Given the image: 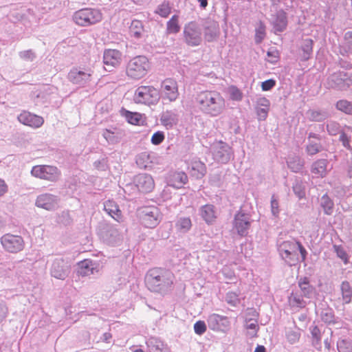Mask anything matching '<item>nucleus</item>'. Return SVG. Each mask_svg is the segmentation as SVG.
<instances>
[{"instance_id": "1", "label": "nucleus", "mask_w": 352, "mask_h": 352, "mask_svg": "<svg viewBox=\"0 0 352 352\" xmlns=\"http://www.w3.org/2000/svg\"><path fill=\"white\" fill-rule=\"evenodd\" d=\"M196 103L200 111L210 117L220 116L226 109V100L217 91H202L197 94Z\"/></svg>"}, {"instance_id": "2", "label": "nucleus", "mask_w": 352, "mask_h": 352, "mask_svg": "<svg viewBox=\"0 0 352 352\" xmlns=\"http://www.w3.org/2000/svg\"><path fill=\"white\" fill-rule=\"evenodd\" d=\"M145 283L149 290L164 293L170 288L173 283V274L168 270L153 268L146 273Z\"/></svg>"}, {"instance_id": "3", "label": "nucleus", "mask_w": 352, "mask_h": 352, "mask_svg": "<svg viewBox=\"0 0 352 352\" xmlns=\"http://www.w3.org/2000/svg\"><path fill=\"white\" fill-rule=\"evenodd\" d=\"M278 250L281 258L290 265H295L299 261L300 254L301 261H304L307 256L305 248L296 241H284L278 244Z\"/></svg>"}, {"instance_id": "4", "label": "nucleus", "mask_w": 352, "mask_h": 352, "mask_svg": "<svg viewBox=\"0 0 352 352\" xmlns=\"http://www.w3.org/2000/svg\"><path fill=\"white\" fill-rule=\"evenodd\" d=\"M102 14L99 9L85 8L76 11L72 15L73 21L78 26L88 27L100 22Z\"/></svg>"}, {"instance_id": "5", "label": "nucleus", "mask_w": 352, "mask_h": 352, "mask_svg": "<svg viewBox=\"0 0 352 352\" xmlns=\"http://www.w3.org/2000/svg\"><path fill=\"white\" fill-rule=\"evenodd\" d=\"M94 69L91 66L73 67L67 75L68 80L80 87L88 86L94 78Z\"/></svg>"}, {"instance_id": "6", "label": "nucleus", "mask_w": 352, "mask_h": 352, "mask_svg": "<svg viewBox=\"0 0 352 352\" xmlns=\"http://www.w3.org/2000/svg\"><path fill=\"white\" fill-rule=\"evenodd\" d=\"M148 59L144 56H137L131 58L126 66V75L135 80L144 77L150 69Z\"/></svg>"}, {"instance_id": "7", "label": "nucleus", "mask_w": 352, "mask_h": 352, "mask_svg": "<svg viewBox=\"0 0 352 352\" xmlns=\"http://www.w3.org/2000/svg\"><path fill=\"white\" fill-rule=\"evenodd\" d=\"M160 99V91L151 85L138 87L133 95V100L135 103L148 106L156 104Z\"/></svg>"}, {"instance_id": "8", "label": "nucleus", "mask_w": 352, "mask_h": 352, "mask_svg": "<svg viewBox=\"0 0 352 352\" xmlns=\"http://www.w3.org/2000/svg\"><path fill=\"white\" fill-rule=\"evenodd\" d=\"M140 223L146 228H156L162 221V214L156 206H144L138 210Z\"/></svg>"}, {"instance_id": "9", "label": "nucleus", "mask_w": 352, "mask_h": 352, "mask_svg": "<svg viewBox=\"0 0 352 352\" xmlns=\"http://www.w3.org/2000/svg\"><path fill=\"white\" fill-rule=\"evenodd\" d=\"M30 173L36 178L51 182L58 181L61 175L60 170L56 166L51 165L34 166Z\"/></svg>"}, {"instance_id": "10", "label": "nucleus", "mask_w": 352, "mask_h": 352, "mask_svg": "<svg viewBox=\"0 0 352 352\" xmlns=\"http://www.w3.org/2000/svg\"><path fill=\"white\" fill-rule=\"evenodd\" d=\"M0 243L3 249L9 253L16 254L25 248V241L20 235L6 233L1 236Z\"/></svg>"}, {"instance_id": "11", "label": "nucleus", "mask_w": 352, "mask_h": 352, "mask_svg": "<svg viewBox=\"0 0 352 352\" xmlns=\"http://www.w3.org/2000/svg\"><path fill=\"white\" fill-rule=\"evenodd\" d=\"M179 96L177 82L173 78H166L161 84V97L164 103L175 102Z\"/></svg>"}, {"instance_id": "12", "label": "nucleus", "mask_w": 352, "mask_h": 352, "mask_svg": "<svg viewBox=\"0 0 352 352\" xmlns=\"http://www.w3.org/2000/svg\"><path fill=\"white\" fill-rule=\"evenodd\" d=\"M183 34L185 43L189 46H198L201 43V29L195 22H190L184 26Z\"/></svg>"}, {"instance_id": "13", "label": "nucleus", "mask_w": 352, "mask_h": 352, "mask_svg": "<svg viewBox=\"0 0 352 352\" xmlns=\"http://www.w3.org/2000/svg\"><path fill=\"white\" fill-rule=\"evenodd\" d=\"M70 272L71 265L67 260L58 257L52 261L50 272L52 277L58 280H65Z\"/></svg>"}, {"instance_id": "14", "label": "nucleus", "mask_w": 352, "mask_h": 352, "mask_svg": "<svg viewBox=\"0 0 352 352\" xmlns=\"http://www.w3.org/2000/svg\"><path fill=\"white\" fill-rule=\"evenodd\" d=\"M252 220L249 214L242 211L238 212L233 220V231L241 236H245L251 227Z\"/></svg>"}, {"instance_id": "15", "label": "nucleus", "mask_w": 352, "mask_h": 352, "mask_svg": "<svg viewBox=\"0 0 352 352\" xmlns=\"http://www.w3.org/2000/svg\"><path fill=\"white\" fill-rule=\"evenodd\" d=\"M208 327L215 331L226 333L230 329V321L227 316L212 314L207 318Z\"/></svg>"}, {"instance_id": "16", "label": "nucleus", "mask_w": 352, "mask_h": 352, "mask_svg": "<svg viewBox=\"0 0 352 352\" xmlns=\"http://www.w3.org/2000/svg\"><path fill=\"white\" fill-rule=\"evenodd\" d=\"M213 158L218 162L226 164L232 155V148L223 142H217L212 146Z\"/></svg>"}, {"instance_id": "17", "label": "nucleus", "mask_w": 352, "mask_h": 352, "mask_svg": "<svg viewBox=\"0 0 352 352\" xmlns=\"http://www.w3.org/2000/svg\"><path fill=\"white\" fill-rule=\"evenodd\" d=\"M59 199L51 193H43L37 196L35 206L46 210L52 211L58 208Z\"/></svg>"}, {"instance_id": "18", "label": "nucleus", "mask_w": 352, "mask_h": 352, "mask_svg": "<svg viewBox=\"0 0 352 352\" xmlns=\"http://www.w3.org/2000/svg\"><path fill=\"white\" fill-rule=\"evenodd\" d=\"M19 122L33 129L40 128L44 123L43 117L27 111H22L17 117Z\"/></svg>"}, {"instance_id": "19", "label": "nucleus", "mask_w": 352, "mask_h": 352, "mask_svg": "<svg viewBox=\"0 0 352 352\" xmlns=\"http://www.w3.org/2000/svg\"><path fill=\"white\" fill-rule=\"evenodd\" d=\"M134 184L138 190L144 193L150 192L155 188L153 178L151 175L146 173L136 175L134 178Z\"/></svg>"}, {"instance_id": "20", "label": "nucleus", "mask_w": 352, "mask_h": 352, "mask_svg": "<svg viewBox=\"0 0 352 352\" xmlns=\"http://www.w3.org/2000/svg\"><path fill=\"white\" fill-rule=\"evenodd\" d=\"M122 54L118 50L110 49L105 50L103 54L104 69L107 71H111L120 64Z\"/></svg>"}, {"instance_id": "21", "label": "nucleus", "mask_w": 352, "mask_h": 352, "mask_svg": "<svg viewBox=\"0 0 352 352\" xmlns=\"http://www.w3.org/2000/svg\"><path fill=\"white\" fill-rule=\"evenodd\" d=\"M99 272V265L90 259L78 263V273L82 276L93 275Z\"/></svg>"}, {"instance_id": "22", "label": "nucleus", "mask_w": 352, "mask_h": 352, "mask_svg": "<svg viewBox=\"0 0 352 352\" xmlns=\"http://www.w3.org/2000/svg\"><path fill=\"white\" fill-rule=\"evenodd\" d=\"M270 107V101L265 97H259L255 102V111L258 120H265Z\"/></svg>"}, {"instance_id": "23", "label": "nucleus", "mask_w": 352, "mask_h": 352, "mask_svg": "<svg viewBox=\"0 0 352 352\" xmlns=\"http://www.w3.org/2000/svg\"><path fill=\"white\" fill-rule=\"evenodd\" d=\"M247 316H250V318L246 316L245 320V328L248 331V333L250 337H254L258 331V324L257 320V314L254 309H249L247 312Z\"/></svg>"}, {"instance_id": "24", "label": "nucleus", "mask_w": 352, "mask_h": 352, "mask_svg": "<svg viewBox=\"0 0 352 352\" xmlns=\"http://www.w3.org/2000/svg\"><path fill=\"white\" fill-rule=\"evenodd\" d=\"M167 183L176 188H182L188 182V176L183 171L170 172L166 177Z\"/></svg>"}, {"instance_id": "25", "label": "nucleus", "mask_w": 352, "mask_h": 352, "mask_svg": "<svg viewBox=\"0 0 352 352\" xmlns=\"http://www.w3.org/2000/svg\"><path fill=\"white\" fill-rule=\"evenodd\" d=\"M188 169L191 176L200 179L206 173V165L197 158L192 159L188 164Z\"/></svg>"}, {"instance_id": "26", "label": "nucleus", "mask_w": 352, "mask_h": 352, "mask_svg": "<svg viewBox=\"0 0 352 352\" xmlns=\"http://www.w3.org/2000/svg\"><path fill=\"white\" fill-rule=\"evenodd\" d=\"M271 23L275 33L284 31L287 25L286 13L283 10L278 11L272 16Z\"/></svg>"}, {"instance_id": "27", "label": "nucleus", "mask_w": 352, "mask_h": 352, "mask_svg": "<svg viewBox=\"0 0 352 352\" xmlns=\"http://www.w3.org/2000/svg\"><path fill=\"white\" fill-rule=\"evenodd\" d=\"M199 215L208 225L212 224L217 217L215 207L212 204H206L199 209Z\"/></svg>"}, {"instance_id": "28", "label": "nucleus", "mask_w": 352, "mask_h": 352, "mask_svg": "<svg viewBox=\"0 0 352 352\" xmlns=\"http://www.w3.org/2000/svg\"><path fill=\"white\" fill-rule=\"evenodd\" d=\"M328 165L329 163L327 160H318L313 163L311 172L316 177H324L329 170Z\"/></svg>"}, {"instance_id": "29", "label": "nucleus", "mask_w": 352, "mask_h": 352, "mask_svg": "<svg viewBox=\"0 0 352 352\" xmlns=\"http://www.w3.org/2000/svg\"><path fill=\"white\" fill-rule=\"evenodd\" d=\"M101 236L106 242L114 243L119 241L121 234L119 230L115 226H107L101 232Z\"/></svg>"}, {"instance_id": "30", "label": "nucleus", "mask_w": 352, "mask_h": 352, "mask_svg": "<svg viewBox=\"0 0 352 352\" xmlns=\"http://www.w3.org/2000/svg\"><path fill=\"white\" fill-rule=\"evenodd\" d=\"M300 294L305 298L311 299L316 295V288L310 285L307 278H300L298 281Z\"/></svg>"}, {"instance_id": "31", "label": "nucleus", "mask_w": 352, "mask_h": 352, "mask_svg": "<svg viewBox=\"0 0 352 352\" xmlns=\"http://www.w3.org/2000/svg\"><path fill=\"white\" fill-rule=\"evenodd\" d=\"M104 210L109 216L118 222H121L122 221V212L115 201L112 200L105 201L104 203Z\"/></svg>"}, {"instance_id": "32", "label": "nucleus", "mask_w": 352, "mask_h": 352, "mask_svg": "<svg viewBox=\"0 0 352 352\" xmlns=\"http://www.w3.org/2000/svg\"><path fill=\"white\" fill-rule=\"evenodd\" d=\"M219 35V27L217 22L209 21L205 28L204 37L208 42L215 41Z\"/></svg>"}, {"instance_id": "33", "label": "nucleus", "mask_w": 352, "mask_h": 352, "mask_svg": "<svg viewBox=\"0 0 352 352\" xmlns=\"http://www.w3.org/2000/svg\"><path fill=\"white\" fill-rule=\"evenodd\" d=\"M178 121V116L176 113L171 110L164 111L160 116V122L162 124L169 129L176 125Z\"/></svg>"}, {"instance_id": "34", "label": "nucleus", "mask_w": 352, "mask_h": 352, "mask_svg": "<svg viewBox=\"0 0 352 352\" xmlns=\"http://www.w3.org/2000/svg\"><path fill=\"white\" fill-rule=\"evenodd\" d=\"M155 159L154 154L143 152L137 156L136 163L141 168H151Z\"/></svg>"}, {"instance_id": "35", "label": "nucleus", "mask_w": 352, "mask_h": 352, "mask_svg": "<svg viewBox=\"0 0 352 352\" xmlns=\"http://www.w3.org/2000/svg\"><path fill=\"white\" fill-rule=\"evenodd\" d=\"M322 149L320 140L318 135L310 133L309 135V143L306 151L310 155H314L319 153Z\"/></svg>"}, {"instance_id": "36", "label": "nucleus", "mask_w": 352, "mask_h": 352, "mask_svg": "<svg viewBox=\"0 0 352 352\" xmlns=\"http://www.w3.org/2000/svg\"><path fill=\"white\" fill-rule=\"evenodd\" d=\"M146 343L149 352H169L168 347L157 338L151 337Z\"/></svg>"}, {"instance_id": "37", "label": "nucleus", "mask_w": 352, "mask_h": 352, "mask_svg": "<svg viewBox=\"0 0 352 352\" xmlns=\"http://www.w3.org/2000/svg\"><path fill=\"white\" fill-rule=\"evenodd\" d=\"M144 34V29L142 21L134 19L129 26V35L135 40L142 38Z\"/></svg>"}, {"instance_id": "38", "label": "nucleus", "mask_w": 352, "mask_h": 352, "mask_svg": "<svg viewBox=\"0 0 352 352\" xmlns=\"http://www.w3.org/2000/svg\"><path fill=\"white\" fill-rule=\"evenodd\" d=\"M192 221L190 217H178L175 223L176 231L179 234L187 233L192 228Z\"/></svg>"}, {"instance_id": "39", "label": "nucleus", "mask_w": 352, "mask_h": 352, "mask_svg": "<svg viewBox=\"0 0 352 352\" xmlns=\"http://www.w3.org/2000/svg\"><path fill=\"white\" fill-rule=\"evenodd\" d=\"M342 300L344 304H349L352 300V287L348 281H343L340 285Z\"/></svg>"}, {"instance_id": "40", "label": "nucleus", "mask_w": 352, "mask_h": 352, "mask_svg": "<svg viewBox=\"0 0 352 352\" xmlns=\"http://www.w3.org/2000/svg\"><path fill=\"white\" fill-rule=\"evenodd\" d=\"M102 136L109 144H116L119 142L122 138V132L118 129L113 131L105 129L102 133Z\"/></svg>"}, {"instance_id": "41", "label": "nucleus", "mask_w": 352, "mask_h": 352, "mask_svg": "<svg viewBox=\"0 0 352 352\" xmlns=\"http://www.w3.org/2000/svg\"><path fill=\"white\" fill-rule=\"evenodd\" d=\"M327 84L329 87L342 89L345 88V84L342 74H333L329 77Z\"/></svg>"}, {"instance_id": "42", "label": "nucleus", "mask_w": 352, "mask_h": 352, "mask_svg": "<svg viewBox=\"0 0 352 352\" xmlns=\"http://www.w3.org/2000/svg\"><path fill=\"white\" fill-rule=\"evenodd\" d=\"M289 305L292 307L304 308L308 302L303 298L302 295H298L297 293H292L289 297Z\"/></svg>"}, {"instance_id": "43", "label": "nucleus", "mask_w": 352, "mask_h": 352, "mask_svg": "<svg viewBox=\"0 0 352 352\" xmlns=\"http://www.w3.org/2000/svg\"><path fill=\"white\" fill-rule=\"evenodd\" d=\"M122 114L125 118L126 120L131 124L139 125L142 119V114L137 112L122 110Z\"/></svg>"}, {"instance_id": "44", "label": "nucleus", "mask_w": 352, "mask_h": 352, "mask_svg": "<svg viewBox=\"0 0 352 352\" xmlns=\"http://www.w3.org/2000/svg\"><path fill=\"white\" fill-rule=\"evenodd\" d=\"M302 54H301L302 59L304 60H308L313 52V41L310 38L305 39L301 46Z\"/></svg>"}, {"instance_id": "45", "label": "nucleus", "mask_w": 352, "mask_h": 352, "mask_svg": "<svg viewBox=\"0 0 352 352\" xmlns=\"http://www.w3.org/2000/svg\"><path fill=\"white\" fill-rule=\"evenodd\" d=\"M308 119L314 122H321L328 117V113L324 111L309 110L307 112Z\"/></svg>"}, {"instance_id": "46", "label": "nucleus", "mask_w": 352, "mask_h": 352, "mask_svg": "<svg viewBox=\"0 0 352 352\" xmlns=\"http://www.w3.org/2000/svg\"><path fill=\"white\" fill-rule=\"evenodd\" d=\"M288 167L294 172L300 171L304 166V162L299 157H291L287 161Z\"/></svg>"}, {"instance_id": "47", "label": "nucleus", "mask_w": 352, "mask_h": 352, "mask_svg": "<svg viewBox=\"0 0 352 352\" xmlns=\"http://www.w3.org/2000/svg\"><path fill=\"white\" fill-rule=\"evenodd\" d=\"M320 205L326 214L331 215L333 213L334 204L327 195L322 197Z\"/></svg>"}, {"instance_id": "48", "label": "nucleus", "mask_w": 352, "mask_h": 352, "mask_svg": "<svg viewBox=\"0 0 352 352\" xmlns=\"http://www.w3.org/2000/svg\"><path fill=\"white\" fill-rule=\"evenodd\" d=\"M166 30L168 34H176L180 30L179 25V17L177 15H173L167 22Z\"/></svg>"}, {"instance_id": "49", "label": "nucleus", "mask_w": 352, "mask_h": 352, "mask_svg": "<svg viewBox=\"0 0 352 352\" xmlns=\"http://www.w3.org/2000/svg\"><path fill=\"white\" fill-rule=\"evenodd\" d=\"M338 352H352V340L349 338H340L337 342Z\"/></svg>"}, {"instance_id": "50", "label": "nucleus", "mask_w": 352, "mask_h": 352, "mask_svg": "<svg viewBox=\"0 0 352 352\" xmlns=\"http://www.w3.org/2000/svg\"><path fill=\"white\" fill-rule=\"evenodd\" d=\"M310 331L312 336V344L314 347L318 349H320L321 344V332L317 326H311L310 327Z\"/></svg>"}, {"instance_id": "51", "label": "nucleus", "mask_w": 352, "mask_h": 352, "mask_svg": "<svg viewBox=\"0 0 352 352\" xmlns=\"http://www.w3.org/2000/svg\"><path fill=\"white\" fill-rule=\"evenodd\" d=\"M266 36L265 25L261 21L256 24L255 29V42L260 43L263 41Z\"/></svg>"}, {"instance_id": "52", "label": "nucleus", "mask_w": 352, "mask_h": 352, "mask_svg": "<svg viewBox=\"0 0 352 352\" xmlns=\"http://www.w3.org/2000/svg\"><path fill=\"white\" fill-rule=\"evenodd\" d=\"M227 93L230 99L234 101H241L243 99L242 91L236 86L232 85L228 87Z\"/></svg>"}, {"instance_id": "53", "label": "nucleus", "mask_w": 352, "mask_h": 352, "mask_svg": "<svg viewBox=\"0 0 352 352\" xmlns=\"http://www.w3.org/2000/svg\"><path fill=\"white\" fill-rule=\"evenodd\" d=\"M286 338L290 344L298 342L300 338V329L296 328L288 329L286 331Z\"/></svg>"}, {"instance_id": "54", "label": "nucleus", "mask_w": 352, "mask_h": 352, "mask_svg": "<svg viewBox=\"0 0 352 352\" xmlns=\"http://www.w3.org/2000/svg\"><path fill=\"white\" fill-rule=\"evenodd\" d=\"M336 108L346 114H352V103L348 100H341L338 101Z\"/></svg>"}, {"instance_id": "55", "label": "nucleus", "mask_w": 352, "mask_h": 352, "mask_svg": "<svg viewBox=\"0 0 352 352\" xmlns=\"http://www.w3.org/2000/svg\"><path fill=\"white\" fill-rule=\"evenodd\" d=\"M334 252L336 253V255L338 258H340L344 264H347L349 263V255L345 251L344 248L341 245H333Z\"/></svg>"}, {"instance_id": "56", "label": "nucleus", "mask_w": 352, "mask_h": 352, "mask_svg": "<svg viewBox=\"0 0 352 352\" xmlns=\"http://www.w3.org/2000/svg\"><path fill=\"white\" fill-rule=\"evenodd\" d=\"M226 300L229 305L234 307L236 306L240 303L239 294L233 292H228L226 296Z\"/></svg>"}, {"instance_id": "57", "label": "nucleus", "mask_w": 352, "mask_h": 352, "mask_svg": "<svg viewBox=\"0 0 352 352\" xmlns=\"http://www.w3.org/2000/svg\"><path fill=\"white\" fill-rule=\"evenodd\" d=\"M155 12L162 17H167L170 12V8L167 3H163L158 6Z\"/></svg>"}, {"instance_id": "58", "label": "nucleus", "mask_w": 352, "mask_h": 352, "mask_svg": "<svg viewBox=\"0 0 352 352\" xmlns=\"http://www.w3.org/2000/svg\"><path fill=\"white\" fill-rule=\"evenodd\" d=\"M19 55L21 59L25 61H33L36 58L35 53L32 50L21 51Z\"/></svg>"}, {"instance_id": "59", "label": "nucleus", "mask_w": 352, "mask_h": 352, "mask_svg": "<svg viewBox=\"0 0 352 352\" xmlns=\"http://www.w3.org/2000/svg\"><path fill=\"white\" fill-rule=\"evenodd\" d=\"M271 212L275 217H278L280 212L278 200L275 195H272L271 198Z\"/></svg>"}, {"instance_id": "60", "label": "nucleus", "mask_w": 352, "mask_h": 352, "mask_svg": "<svg viewBox=\"0 0 352 352\" xmlns=\"http://www.w3.org/2000/svg\"><path fill=\"white\" fill-rule=\"evenodd\" d=\"M164 132L158 131L153 134L151 142L154 145H159L164 140Z\"/></svg>"}, {"instance_id": "61", "label": "nucleus", "mask_w": 352, "mask_h": 352, "mask_svg": "<svg viewBox=\"0 0 352 352\" xmlns=\"http://www.w3.org/2000/svg\"><path fill=\"white\" fill-rule=\"evenodd\" d=\"M327 131L331 135H336L340 131V127L338 123L330 122L327 125Z\"/></svg>"}, {"instance_id": "62", "label": "nucleus", "mask_w": 352, "mask_h": 352, "mask_svg": "<svg viewBox=\"0 0 352 352\" xmlns=\"http://www.w3.org/2000/svg\"><path fill=\"white\" fill-rule=\"evenodd\" d=\"M195 332L197 335H202L206 331V325L204 321L199 320L194 324Z\"/></svg>"}, {"instance_id": "63", "label": "nucleus", "mask_w": 352, "mask_h": 352, "mask_svg": "<svg viewBox=\"0 0 352 352\" xmlns=\"http://www.w3.org/2000/svg\"><path fill=\"white\" fill-rule=\"evenodd\" d=\"M8 309L5 302L0 300V323L7 317Z\"/></svg>"}, {"instance_id": "64", "label": "nucleus", "mask_w": 352, "mask_h": 352, "mask_svg": "<svg viewBox=\"0 0 352 352\" xmlns=\"http://www.w3.org/2000/svg\"><path fill=\"white\" fill-rule=\"evenodd\" d=\"M293 190H294V193L300 199V198H302L305 193V190H304V188L303 186H302L301 184H299V183H296L294 186H293Z\"/></svg>"}]
</instances>
